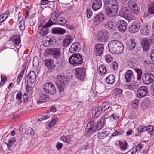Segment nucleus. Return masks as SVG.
I'll return each instance as SVG.
<instances>
[{
    "instance_id": "25",
    "label": "nucleus",
    "mask_w": 154,
    "mask_h": 154,
    "mask_svg": "<svg viewBox=\"0 0 154 154\" xmlns=\"http://www.w3.org/2000/svg\"><path fill=\"white\" fill-rule=\"evenodd\" d=\"M45 65L50 69L54 70L56 69V66L54 64V61L50 59H46L45 62Z\"/></svg>"
},
{
    "instance_id": "62",
    "label": "nucleus",
    "mask_w": 154,
    "mask_h": 154,
    "mask_svg": "<svg viewBox=\"0 0 154 154\" xmlns=\"http://www.w3.org/2000/svg\"><path fill=\"white\" fill-rule=\"evenodd\" d=\"M26 90L27 93H31L32 91V88L30 86L27 85L26 87Z\"/></svg>"
},
{
    "instance_id": "35",
    "label": "nucleus",
    "mask_w": 154,
    "mask_h": 154,
    "mask_svg": "<svg viewBox=\"0 0 154 154\" xmlns=\"http://www.w3.org/2000/svg\"><path fill=\"white\" fill-rule=\"evenodd\" d=\"M54 34H59L63 35L66 32L65 30L62 28H56L53 29L51 31Z\"/></svg>"
},
{
    "instance_id": "17",
    "label": "nucleus",
    "mask_w": 154,
    "mask_h": 154,
    "mask_svg": "<svg viewBox=\"0 0 154 154\" xmlns=\"http://www.w3.org/2000/svg\"><path fill=\"white\" fill-rule=\"evenodd\" d=\"M137 2L136 0H130L128 2L129 6L136 14H138L139 12V9L137 5Z\"/></svg>"
},
{
    "instance_id": "11",
    "label": "nucleus",
    "mask_w": 154,
    "mask_h": 154,
    "mask_svg": "<svg viewBox=\"0 0 154 154\" xmlns=\"http://www.w3.org/2000/svg\"><path fill=\"white\" fill-rule=\"evenodd\" d=\"M103 25L112 31H114L116 29V23L114 20L106 21L103 23Z\"/></svg>"
},
{
    "instance_id": "63",
    "label": "nucleus",
    "mask_w": 154,
    "mask_h": 154,
    "mask_svg": "<svg viewBox=\"0 0 154 154\" xmlns=\"http://www.w3.org/2000/svg\"><path fill=\"white\" fill-rule=\"evenodd\" d=\"M58 17L55 14H52L50 17V20L52 21V20H56L57 18Z\"/></svg>"
},
{
    "instance_id": "19",
    "label": "nucleus",
    "mask_w": 154,
    "mask_h": 154,
    "mask_svg": "<svg viewBox=\"0 0 154 154\" xmlns=\"http://www.w3.org/2000/svg\"><path fill=\"white\" fill-rule=\"evenodd\" d=\"M127 26V23L124 20H121L118 22L117 29L120 32H124L125 31L126 29Z\"/></svg>"
},
{
    "instance_id": "57",
    "label": "nucleus",
    "mask_w": 154,
    "mask_h": 154,
    "mask_svg": "<svg viewBox=\"0 0 154 154\" xmlns=\"http://www.w3.org/2000/svg\"><path fill=\"white\" fill-rule=\"evenodd\" d=\"M150 63V62L149 61H145L143 63V65L146 69H148Z\"/></svg>"
},
{
    "instance_id": "61",
    "label": "nucleus",
    "mask_w": 154,
    "mask_h": 154,
    "mask_svg": "<svg viewBox=\"0 0 154 154\" xmlns=\"http://www.w3.org/2000/svg\"><path fill=\"white\" fill-rule=\"evenodd\" d=\"M148 70L152 72H154V63H150L149 66V69Z\"/></svg>"
},
{
    "instance_id": "58",
    "label": "nucleus",
    "mask_w": 154,
    "mask_h": 154,
    "mask_svg": "<svg viewBox=\"0 0 154 154\" xmlns=\"http://www.w3.org/2000/svg\"><path fill=\"white\" fill-rule=\"evenodd\" d=\"M86 14L87 17L88 19L91 18L92 16V12L90 9H88L87 10Z\"/></svg>"
},
{
    "instance_id": "30",
    "label": "nucleus",
    "mask_w": 154,
    "mask_h": 154,
    "mask_svg": "<svg viewBox=\"0 0 154 154\" xmlns=\"http://www.w3.org/2000/svg\"><path fill=\"white\" fill-rule=\"evenodd\" d=\"M149 27L147 25H144L141 30V33L144 35L148 36L149 35Z\"/></svg>"
},
{
    "instance_id": "40",
    "label": "nucleus",
    "mask_w": 154,
    "mask_h": 154,
    "mask_svg": "<svg viewBox=\"0 0 154 154\" xmlns=\"http://www.w3.org/2000/svg\"><path fill=\"white\" fill-rule=\"evenodd\" d=\"M139 84L136 81H134L131 83L130 84L127 85V88L130 90H134L138 88Z\"/></svg>"
},
{
    "instance_id": "49",
    "label": "nucleus",
    "mask_w": 154,
    "mask_h": 154,
    "mask_svg": "<svg viewBox=\"0 0 154 154\" xmlns=\"http://www.w3.org/2000/svg\"><path fill=\"white\" fill-rule=\"evenodd\" d=\"M148 11L151 14H154V2H152L148 7Z\"/></svg>"
},
{
    "instance_id": "64",
    "label": "nucleus",
    "mask_w": 154,
    "mask_h": 154,
    "mask_svg": "<svg viewBox=\"0 0 154 154\" xmlns=\"http://www.w3.org/2000/svg\"><path fill=\"white\" fill-rule=\"evenodd\" d=\"M22 94L20 91H19L16 95V99L20 100L21 99Z\"/></svg>"
},
{
    "instance_id": "10",
    "label": "nucleus",
    "mask_w": 154,
    "mask_h": 154,
    "mask_svg": "<svg viewBox=\"0 0 154 154\" xmlns=\"http://www.w3.org/2000/svg\"><path fill=\"white\" fill-rule=\"evenodd\" d=\"M148 92L146 87L144 86H140L137 90L136 96L138 98H142L145 96Z\"/></svg>"
},
{
    "instance_id": "44",
    "label": "nucleus",
    "mask_w": 154,
    "mask_h": 154,
    "mask_svg": "<svg viewBox=\"0 0 154 154\" xmlns=\"http://www.w3.org/2000/svg\"><path fill=\"white\" fill-rule=\"evenodd\" d=\"M150 101L149 99H146L144 100L141 104V106L144 109H147L150 106Z\"/></svg>"
},
{
    "instance_id": "29",
    "label": "nucleus",
    "mask_w": 154,
    "mask_h": 154,
    "mask_svg": "<svg viewBox=\"0 0 154 154\" xmlns=\"http://www.w3.org/2000/svg\"><path fill=\"white\" fill-rule=\"evenodd\" d=\"M143 145L142 144H140L137 146L135 147H133L129 151H128L127 153L128 154L130 153L133 154L134 153V152L135 153L140 151L143 147Z\"/></svg>"
},
{
    "instance_id": "5",
    "label": "nucleus",
    "mask_w": 154,
    "mask_h": 154,
    "mask_svg": "<svg viewBox=\"0 0 154 154\" xmlns=\"http://www.w3.org/2000/svg\"><path fill=\"white\" fill-rule=\"evenodd\" d=\"M44 91L46 93L51 95L55 94L56 90L55 86L51 83H47L43 86Z\"/></svg>"
},
{
    "instance_id": "51",
    "label": "nucleus",
    "mask_w": 154,
    "mask_h": 154,
    "mask_svg": "<svg viewBox=\"0 0 154 154\" xmlns=\"http://www.w3.org/2000/svg\"><path fill=\"white\" fill-rule=\"evenodd\" d=\"M26 132L27 134L29 135L33 136L34 134V132L33 130L31 128H29L26 130Z\"/></svg>"
},
{
    "instance_id": "53",
    "label": "nucleus",
    "mask_w": 154,
    "mask_h": 154,
    "mask_svg": "<svg viewBox=\"0 0 154 154\" xmlns=\"http://www.w3.org/2000/svg\"><path fill=\"white\" fill-rule=\"evenodd\" d=\"M114 92L116 96H118L122 94L123 90L119 88H116L114 90Z\"/></svg>"
},
{
    "instance_id": "12",
    "label": "nucleus",
    "mask_w": 154,
    "mask_h": 154,
    "mask_svg": "<svg viewBox=\"0 0 154 154\" xmlns=\"http://www.w3.org/2000/svg\"><path fill=\"white\" fill-rule=\"evenodd\" d=\"M46 52L48 53L54 58L56 59H58L60 56V49L57 48L47 49Z\"/></svg>"
},
{
    "instance_id": "39",
    "label": "nucleus",
    "mask_w": 154,
    "mask_h": 154,
    "mask_svg": "<svg viewBox=\"0 0 154 154\" xmlns=\"http://www.w3.org/2000/svg\"><path fill=\"white\" fill-rule=\"evenodd\" d=\"M66 19L63 17H60L57 20L55 23H53V24H58L63 25L66 23Z\"/></svg>"
},
{
    "instance_id": "6",
    "label": "nucleus",
    "mask_w": 154,
    "mask_h": 154,
    "mask_svg": "<svg viewBox=\"0 0 154 154\" xmlns=\"http://www.w3.org/2000/svg\"><path fill=\"white\" fill-rule=\"evenodd\" d=\"M118 6L109 5L108 7H105L106 14L110 17L115 16L118 12Z\"/></svg>"
},
{
    "instance_id": "46",
    "label": "nucleus",
    "mask_w": 154,
    "mask_h": 154,
    "mask_svg": "<svg viewBox=\"0 0 154 154\" xmlns=\"http://www.w3.org/2000/svg\"><path fill=\"white\" fill-rule=\"evenodd\" d=\"M10 13L8 12H6L4 14L0 15V23L4 21L9 16Z\"/></svg>"
},
{
    "instance_id": "41",
    "label": "nucleus",
    "mask_w": 154,
    "mask_h": 154,
    "mask_svg": "<svg viewBox=\"0 0 154 154\" xmlns=\"http://www.w3.org/2000/svg\"><path fill=\"white\" fill-rule=\"evenodd\" d=\"M107 71L106 67L103 64L101 65L99 68V73L102 76L105 74Z\"/></svg>"
},
{
    "instance_id": "28",
    "label": "nucleus",
    "mask_w": 154,
    "mask_h": 154,
    "mask_svg": "<svg viewBox=\"0 0 154 154\" xmlns=\"http://www.w3.org/2000/svg\"><path fill=\"white\" fill-rule=\"evenodd\" d=\"M136 45L135 40L134 39H130L127 41L126 45L127 48L129 50H131L134 48Z\"/></svg>"
},
{
    "instance_id": "13",
    "label": "nucleus",
    "mask_w": 154,
    "mask_h": 154,
    "mask_svg": "<svg viewBox=\"0 0 154 154\" xmlns=\"http://www.w3.org/2000/svg\"><path fill=\"white\" fill-rule=\"evenodd\" d=\"M53 25V22L51 20L48 21L45 24L41 27L39 31V33L42 36L46 35L48 33V27Z\"/></svg>"
},
{
    "instance_id": "32",
    "label": "nucleus",
    "mask_w": 154,
    "mask_h": 154,
    "mask_svg": "<svg viewBox=\"0 0 154 154\" xmlns=\"http://www.w3.org/2000/svg\"><path fill=\"white\" fill-rule=\"evenodd\" d=\"M72 41V36L70 35L67 36L63 42V45L65 47L67 46Z\"/></svg>"
},
{
    "instance_id": "23",
    "label": "nucleus",
    "mask_w": 154,
    "mask_h": 154,
    "mask_svg": "<svg viewBox=\"0 0 154 154\" xmlns=\"http://www.w3.org/2000/svg\"><path fill=\"white\" fill-rule=\"evenodd\" d=\"M57 79L60 85L63 86L66 85L69 83L68 80L64 77L61 75H58L57 77Z\"/></svg>"
},
{
    "instance_id": "22",
    "label": "nucleus",
    "mask_w": 154,
    "mask_h": 154,
    "mask_svg": "<svg viewBox=\"0 0 154 154\" xmlns=\"http://www.w3.org/2000/svg\"><path fill=\"white\" fill-rule=\"evenodd\" d=\"M101 0H94L92 5V8L94 11L99 9L102 6Z\"/></svg>"
},
{
    "instance_id": "8",
    "label": "nucleus",
    "mask_w": 154,
    "mask_h": 154,
    "mask_svg": "<svg viewBox=\"0 0 154 154\" xmlns=\"http://www.w3.org/2000/svg\"><path fill=\"white\" fill-rule=\"evenodd\" d=\"M109 37V33L108 32L105 30H100L98 32V35H97V40L102 42H106Z\"/></svg>"
},
{
    "instance_id": "27",
    "label": "nucleus",
    "mask_w": 154,
    "mask_h": 154,
    "mask_svg": "<svg viewBox=\"0 0 154 154\" xmlns=\"http://www.w3.org/2000/svg\"><path fill=\"white\" fill-rule=\"evenodd\" d=\"M109 134V131L106 129H103L97 133V137L100 139H103L106 137Z\"/></svg>"
},
{
    "instance_id": "50",
    "label": "nucleus",
    "mask_w": 154,
    "mask_h": 154,
    "mask_svg": "<svg viewBox=\"0 0 154 154\" xmlns=\"http://www.w3.org/2000/svg\"><path fill=\"white\" fill-rule=\"evenodd\" d=\"M146 127V131L147 132L151 135H154V130L153 126L150 125Z\"/></svg>"
},
{
    "instance_id": "47",
    "label": "nucleus",
    "mask_w": 154,
    "mask_h": 154,
    "mask_svg": "<svg viewBox=\"0 0 154 154\" xmlns=\"http://www.w3.org/2000/svg\"><path fill=\"white\" fill-rule=\"evenodd\" d=\"M15 141L16 139L14 138H11L9 140L8 143L6 144L9 150H10L9 149L12 146L13 144Z\"/></svg>"
},
{
    "instance_id": "59",
    "label": "nucleus",
    "mask_w": 154,
    "mask_h": 154,
    "mask_svg": "<svg viewBox=\"0 0 154 154\" xmlns=\"http://www.w3.org/2000/svg\"><path fill=\"white\" fill-rule=\"evenodd\" d=\"M50 117V116L49 115L41 116L40 119H38V120L40 121H41L43 120H47L49 119Z\"/></svg>"
},
{
    "instance_id": "33",
    "label": "nucleus",
    "mask_w": 154,
    "mask_h": 154,
    "mask_svg": "<svg viewBox=\"0 0 154 154\" xmlns=\"http://www.w3.org/2000/svg\"><path fill=\"white\" fill-rule=\"evenodd\" d=\"M54 38H47L46 39H44L43 42V46L45 47L51 46L52 44Z\"/></svg>"
},
{
    "instance_id": "52",
    "label": "nucleus",
    "mask_w": 154,
    "mask_h": 154,
    "mask_svg": "<svg viewBox=\"0 0 154 154\" xmlns=\"http://www.w3.org/2000/svg\"><path fill=\"white\" fill-rule=\"evenodd\" d=\"M58 119V118L57 117H55L53 119L49 122L48 125L50 127H53L55 124L57 122V119Z\"/></svg>"
},
{
    "instance_id": "3",
    "label": "nucleus",
    "mask_w": 154,
    "mask_h": 154,
    "mask_svg": "<svg viewBox=\"0 0 154 154\" xmlns=\"http://www.w3.org/2000/svg\"><path fill=\"white\" fill-rule=\"evenodd\" d=\"M110 103L108 102H105L103 103L101 107L97 106L94 109H92L91 113L92 116L94 118L99 116L102 111H105L107 109L109 108Z\"/></svg>"
},
{
    "instance_id": "54",
    "label": "nucleus",
    "mask_w": 154,
    "mask_h": 154,
    "mask_svg": "<svg viewBox=\"0 0 154 154\" xmlns=\"http://www.w3.org/2000/svg\"><path fill=\"white\" fill-rule=\"evenodd\" d=\"M137 129L138 132L142 133L146 131L147 127L143 125H140L138 127Z\"/></svg>"
},
{
    "instance_id": "18",
    "label": "nucleus",
    "mask_w": 154,
    "mask_h": 154,
    "mask_svg": "<svg viewBox=\"0 0 154 154\" xmlns=\"http://www.w3.org/2000/svg\"><path fill=\"white\" fill-rule=\"evenodd\" d=\"M36 78V76L35 72L33 71H30L26 79L27 84L29 85H32L34 83Z\"/></svg>"
},
{
    "instance_id": "36",
    "label": "nucleus",
    "mask_w": 154,
    "mask_h": 154,
    "mask_svg": "<svg viewBox=\"0 0 154 154\" xmlns=\"http://www.w3.org/2000/svg\"><path fill=\"white\" fill-rule=\"evenodd\" d=\"M119 116L117 113H113L110 117L109 122H111L116 123L117 120L119 119Z\"/></svg>"
},
{
    "instance_id": "15",
    "label": "nucleus",
    "mask_w": 154,
    "mask_h": 154,
    "mask_svg": "<svg viewBox=\"0 0 154 154\" xmlns=\"http://www.w3.org/2000/svg\"><path fill=\"white\" fill-rule=\"evenodd\" d=\"M140 27V23L139 21H134L132 23L131 25L129 26L128 30L130 32L134 33L138 31Z\"/></svg>"
},
{
    "instance_id": "7",
    "label": "nucleus",
    "mask_w": 154,
    "mask_h": 154,
    "mask_svg": "<svg viewBox=\"0 0 154 154\" xmlns=\"http://www.w3.org/2000/svg\"><path fill=\"white\" fill-rule=\"evenodd\" d=\"M119 15L120 16L122 17L127 20L131 21L135 19L134 16L130 14V12L128 11L126 8H124L119 11Z\"/></svg>"
},
{
    "instance_id": "45",
    "label": "nucleus",
    "mask_w": 154,
    "mask_h": 154,
    "mask_svg": "<svg viewBox=\"0 0 154 154\" xmlns=\"http://www.w3.org/2000/svg\"><path fill=\"white\" fill-rule=\"evenodd\" d=\"M134 70L137 75V81H139L141 80L142 77V71L141 69L137 68H134Z\"/></svg>"
},
{
    "instance_id": "9",
    "label": "nucleus",
    "mask_w": 154,
    "mask_h": 154,
    "mask_svg": "<svg viewBox=\"0 0 154 154\" xmlns=\"http://www.w3.org/2000/svg\"><path fill=\"white\" fill-rule=\"evenodd\" d=\"M35 99L37 104L38 105L45 103L49 100L48 96L43 93L35 95Z\"/></svg>"
},
{
    "instance_id": "2",
    "label": "nucleus",
    "mask_w": 154,
    "mask_h": 154,
    "mask_svg": "<svg viewBox=\"0 0 154 154\" xmlns=\"http://www.w3.org/2000/svg\"><path fill=\"white\" fill-rule=\"evenodd\" d=\"M108 47L111 53L116 54L121 53L124 49V47L122 42L117 40L110 41L108 43Z\"/></svg>"
},
{
    "instance_id": "60",
    "label": "nucleus",
    "mask_w": 154,
    "mask_h": 154,
    "mask_svg": "<svg viewBox=\"0 0 154 154\" xmlns=\"http://www.w3.org/2000/svg\"><path fill=\"white\" fill-rule=\"evenodd\" d=\"M6 79V76L4 75H1V82H0L1 85H2L5 82Z\"/></svg>"
},
{
    "instance_id": "38",
    "label": "nucleus",
    "mask_w": 154,
    "mask_h": 154,
    "mask_svg": "<svg viewBox=\"0 0 154 154\" xmlns=\"http://www.w3.org/2000/svg\"><path fill=\"white\" fill-rule=\"evenodd\" d=\"M133 75V72L131 70L127 71L125 75V79L127 82H129L131 80V77Z\"/></svg>"
},
{
    "instance_id": "37",
    "label": "nucleus",
    "mask_w": 154,
    "mask_h": 154,
    "mask_svg": "<svg viewBox=\"0 0 154 154\" xmlns=\"http://www.w3.org/2000/svg\"><path fill=\"white\" fill-rule=\"evenodd\" d=\"M105 80L107 84H112L115 81V78L113 75H110L106 77Z\"/></svg>"
},
{
    "instance_id": "42",
    "label": "nucleus",
    "mask_w": 154,
    "mask_h": 154,
    "mask_svg": "<svg viewBox=\"0 0 154 154\" xmlns=\"http://www.w3.org/2000/svg\"><path fill=\"white\" fill-rule=\"evenodd\" d=\"M64 65L65 63L64 61L62 60L59 61L57 63V66H56V69H55L57 71L60 72L63 69Z\"/></svg>"
},
{
    "instance_id": "48",
    "label": "nucleus",
    "mask_w": 154,
    "mask_h": 154,
    "mask_svg": "<svg viewBox=\"0 0 154 154\" xmlns=\"http://www.w3.org/2000/svg\"><path fill=\"white\" fill-rule=\"evenodd\" d=\"M119 144L120 148L122 150H125L127 149V144L125 141L124 142H119Z\"/></svg>"
},
{
    "instance_id": "56",
    "label": "nucleus",
    "mask_w": 154,
    "mask_h": 154,
    "mask_svg": "<svg viewBox=\"0 0 154 154\" xmlns=\"http://www.w3.org/2000/svg\"><path fill=\"white\" fill-rule=\"evenodd\" d=\"M19 28L20 30H23L25 28V26L23 20L21 21V22H19Z\"/></svg>"
},
{
    "instance_id": "4",
    "label": "nucleus",
    "mask_w": 154,
    "mask_h": 154,
    "mask_svg": "<svg viewBox=\"0 0 154 154\" xmlns=\"http://www.w3.org/2000/svg\"><path fill=\"white\" fill-rule=\"evenodd\" d=\"M69 63L72 66H77L83 62L82 57L79 54H73L69 58Z\"/></svg>"
},
{
    "instance_id": "21",
    "label": "nucleus",
    "mask_w": 154,
    "mask_h": 154,
    "mask_svg": "<svg viewBox=\"0 0 154 154\" xmlns=\"http://www.w3.org/2000/svg\"><path fill=\"white\" fill-rule=\"evenodd\" d=\"M104 46V45L102 44H96L94 49L95 54L97 55H100L103 52Z\"/></svg>"
},
{
    "instance_id": "24",
    "label": "nucleus",
    "mask_w": 154,
    "mask_h": 154,
    "mask_svg": "<svg viewBox=\"0 0 154 154\" xmlns=\"http://www.w3.org/2000/svg\"><path fill=\"white\" fill-rule=\"evenodd\" d=\"M13 44L17 46H19V44L21 42V39L18 35H14L10 38Z\"/></svg>"
},
{
    "instance_id": "31",
    "label": "nucleus",
    "mask_w": 154,
    "mask_h": 154,
    "mask_svg": "<svg viewBox=\"0 0 154 154\" xmlns=\"http://www.w3.org/2000/svg\"><path fill=\"white\" fill-rule=\"evenodd\" d=\"M104 2L105 7L118 6L117 1L116 0H103Z\"/></svg>"
},
{
    "instance_id": "16",
    "label": "nucleus",
    "mask_w": 154,
    "mask_h": 154,
    "mask_svg": "<svg viewBox=\"0 0 154 154\" xmlns=\"http://www.w3.org/2000/svg\"><path fill=\"white\" fill-rule=\"evenodd\" d=\"M142 80L145 84H149L152 83L154 80V76L151 74L147 73L143 76Z\"/></svg>"
},
{
    "instance_id": "55",
    "label": "nucleus",
    "mask_w": 154,
    "mask_h": 154,
    "mask_svg": "<svg viewBox=\"0 0 154 154\" xmlns=\"http://www.w3.org/2000/svg\"><path fill=\"white\" fill-rule=\"evenodd\" d=\"M106 61L108 63H109L112 61V57L109 55H106L105 56Z\"/></svg>"
},
{
    "instance_id": "1",
    "label": "nucleus",
    "mask_w": 154,
    "mask_h": 154,
    "mask_svg": "<svg viewBox=\"0 0 154 154\" xmlns=\"http://www.w3.org/2000/svg\"><path fill=\"white\" fill-rule=\"evenodd\" d=\"M105 119L103 118H100L97 122L96 125L93 121L89 122L87 125L85 133V136L88 137L91 136L97 130H100L102 129L105 124Z\"/></svg>"
},
{
    "instance_id": "14",
    "label": "nucleus",
    "mask_w": 154,
    "mask_h": 154,
    "mask_svg": "<svg viewBox=\"0 0 154 154\" xmlns=\"http://www.w3.org/2000/svg\"><path fill=\"white\" fill-rule=\"evenodd\" d=\"M75 73L77 77L81 81L84 80L85 76V71L83 67H79L75 69Z\"/></svg>"
},
{
    "instance_id": "26",
    "label": "nucleus",
    "mask_w": 154,
    "mask_h": 154,
    "mask_svg": "<svg viewBox=\"0 0 154 154\" xmlns=\"http://www.w3.org/2000/svg\"><path fill=\"white\" fill-rule=\"evenodd\" d=\"M105 18L104 14L100 13L97 14L94 17V21L97 24L100 23L103 21Z\"/></svg>"
},
{
    "instance_id": "34",
    "label": "nucleus",
    "mask_w": 154,
    "mask_h": 154,
    "mask_svg": "<svg viewBox=\"0 0 154 154\" xmlns=\"http://www.w3.org/2000/svg\"><path fill=\"white\" fill-rule=\"evenodd\" d=\"M142 47L144 51H146L149 49L150 44L148 40H144L142 42Z\"/></svg>"
},
{
    "instance_id": "43",
    "label": "nucleus",
    "mask_w": 154,
    "mask_h": 154,
    "mask_svg": "<svg viewBox=\"0 0 154 154\" xmlns=\"http://www.w3.org/2000/svg\"><path fill=\"white\" fill-rule=\"evenodd\" d=\"M60 140L67 143H70L72 141L71 137L69 136L63 135L61 137Z\"/></svg>"
},
{
    "instance_id": "20",
    "label": "nucleus",
    "mask_w": 154,
    "mask_h": 154,
    "mask_svg": "<svg viewBox=\"0 0 154 154\" xmlns=\"http://www.w3.org/2000/svg\"><path fill=\"white\" fill-rule=\"evenodd\" d=\"M81 46L78 43H74L69 49V51L72 53L79 51L81 49Z\"/></svg>"
}]
</instances>
